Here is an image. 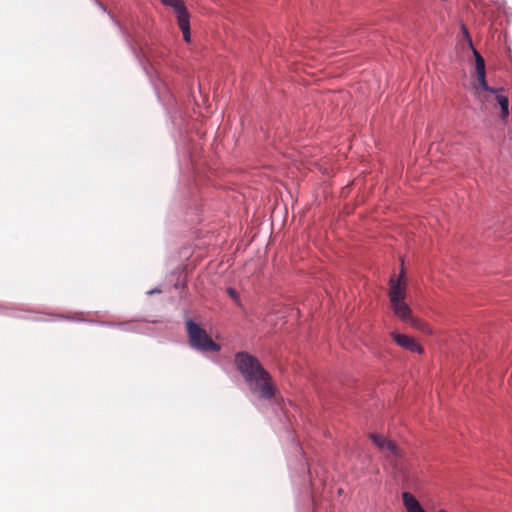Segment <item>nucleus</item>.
Returning <instances> with one entry per match:
<instances>
[{
  "label": "nucleus",
  "mask_w": 512,
  "mask_h": 512,
  "mask_svg": "<svg viewBox=\"0 0 512 512\" xmlns=\"http://www.w3.org/2000/svg\"><path fill=\"white\" fill-rule=\"evenodd\" d=\"M462 29H463L464 33L466 34V36L469 38V34H468V31H467L466 27L463 26Z\"/></svg>",
  "instance_id": "nucleus-12"
},
{
  "label": "nucleus",
  "mask_w": 512,
  "mask_h": 512,
  "mask_svg": "<svg viewBox=\"0 0 512 512\" xmlns=\"http://www.w3.org/2000/svg\"><path fill=\"white\" fill-rule=\"evenodd\" d=\"M391 337L400 347L411 352H416L419 354L423 353V348L413 337L397 332H391Z\"/></svg>",
  "instance_id": "nucleus-5"
},
{
  "label": "nucleus",
  "mask_w": 512,
  "mask_h": 512,
  "mask_svg": "<svg viewBox=\"0 0 512 512\" xmlns=\"http://www.w3.org/2000/svg\"><path fill=\"white\" fill-rule=\"evenodd\" d=\"M235 365L244 377L250 392L258 399L271 400L276 392L270 373L260 361L247 352L235 354Z\"/></svg>",
  "instance_id": "nucleus-1"
},
{
  "label": "nucleus",
  "mask_w": 512,
  "mask_h": 512,
  "mask_svg": "<svg viewBox=\"0 0 512 512\" xmlns=\"http://www.w3.org/2000/svg\"><path fill=\"white\" fill-rule=\"evenodd\" d=\"M473 54L475 56V63H476V73L477 78L479 81V85L482 87L483 90L488 92H496L495 89L489 87L487 85L486 79H485V62L483 57L480 55V53L477 50H473Z\"/></svg>",
  "instance_id": "nucleus-6"
},
{
  "label": "nucleus",
  "mask_w": 512,
  "mask_h": 512,
  "mask_svg": "<svg viewBox=\"0 0 512 512\" xmlns=\"http://www.w3.org/2000/svg\"><path fill=\"white\" fill-rule=\"evenodd\" d=\"M438 512H447V511H446V510H442V509H441V510H439Z\"/></svg>",
  "instance_id": "nucleus-13"
},
{
  "label": "nucleus",
  "mask_w": 512,
  "mask_h": 512,
  "mask_svg": "<svg viewBox=\"0 0 512 512\" xmlns=\"http://www.w3.org/2000/svg\"><path fill=\"white\" fill-rule=\"evenodd\" d=\"M496 100L501 107V117L506 119L509 115V100L504 95H497Z\"/></svg>",
  "instance_id": "nucleus-10"
},
{
  "label": "nucleus",
  "mask_w": 512,
  "mask_h": 512,
  "mask_svg": "<svg viewBox=\"0 0 512 512\" xmlns=\"http://www.w3.org/2000/svg\"><path fill=\"white\" fill-rule=\"evenodd\" d=\"M228 293H229V295H230L231 297H233V298H236V297H237V293H236V291H235L234 289H232V288H230V289L228 290Z\"/></svg>",
  "instance_id": "nucleus-11"
},
{
  "label": "nucleus",
  "mask_w": 512,
  "mask_h": 512,
  "mask_svg": "<svg viewBox=\"0 0 512 512\" xmlns=\"http://www.w3.org/2000/svg\"><path fill=\"white\" fill-rule=\"evenodd\" d=\"M402 500L407 512H425L419 501L411 493L403 492Z\"/></svg>",
  "instance_id": "nucleus-7"
},
{
  "label": "nucleus",
  "mask_w": 512,
  "mask_h": 512,
  "mask_svg": "<svg viewBox=\"0 0 512 512\" xmlns=\"http://www.w3.org/2000/svg\"><path fill=\"white\" fill-rule=\"evenodd\" d=\"M162 2H164V0H161Z\"/></svg>",
  "instance_id": "nucleus-14"
},
{
  "label": "nucleus",
  "mask_w": 512,
  "mask_h": 512,
  "mask_svg": "<svg viewBox=\"0 0 512 512\" xmlns=\"http://www.w3.org/2000/svg\"><path fill=\"white\" fill-rule=\"evenodd\" d=\"M404 271H401L400 277H391L389 284V298L391 308L394 314L402 321L410 324L412 327L421 330L423 332L430 333V329L427 324L423 323L419 319L412 316V310L405 303L406 297V282L403 281Z\"/></svg>",
  "instance_id": "nucleus-2"
},
{
  "label": "nucleus",
  "mask_w": 512,
  "mask_h": 512,
  "mask_svg": "<svg viewBox=\"0 0 512 512\" xmlns=\"http://www.w3.org/2000/svg\"><path fill=\"white\" fill-rule=\"evenodd\" d=\"M163 3L172 7L175 10V13L177 15V20L181 19L182 16H184V17L189 16V13L186 10V7L182 0H164Z\"/></svg>",
  "instance_id": "nucleus-8"
},
{
  "label": "nucleus",
  "mask_w": 512,
  "mask_h": 512,
  "mask_svg": "<svg viewBox=\"0 0 512 512\" xmlns=\"http://www.w3.org/2000/svg\"><path fill=\"white\" fill-rule=\"evenodd\" d=\"M178 21V25H179V28L181 29L182 33H183V38L186 42H190V21H189V16L187 17H184L182 16L181 19L177 20Z\"/></svg>",
  "instance_id": "nucleus-9"
},
{
  "label": "nucleus",
  "mask_w": 512,
  "mask_h": 512,
  "mask_svg": "<svg viewBox=\"0 0 512 512\" xmlns=\"http://www.w3.org/2000/svg\"><path fill=\"white\" fill-rule=\"evenodd\" d=\"M369 438L376 445V447L384 453L387 460L391 463L393 468L400 472L404 478H409V467L403 465L400 460L403 458L402 450L387 437L377 433H371Z\"/></svg>",
  "instance_id": "nucleus-3"
},
{
  "label": "nucleus",
  "mask_w": 512,
  "mask_h": 512,
  "mask_svg": "<svg viewBox=\"0 0 512 512\" xmlns=\"http://www.w3.org/2000/svg\"><path fill=\"white\" fill-rule=\"evenodd\" d=\"M186 330L189 338V344L192 348L200 351H220V345L213 341L205 329L192 320L186 321Z\"/></svg>",
  "instance_id": "nucleus-4"
}]
</instances>
